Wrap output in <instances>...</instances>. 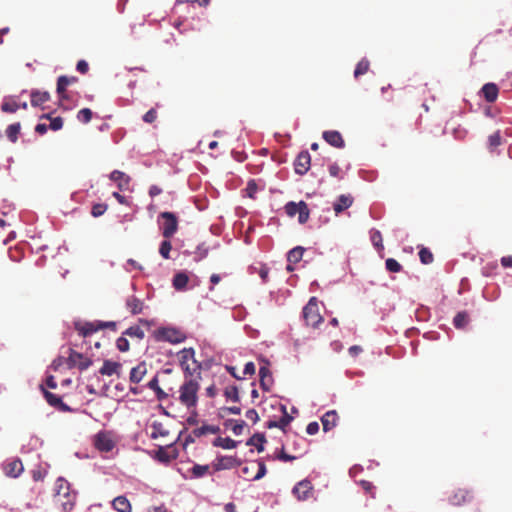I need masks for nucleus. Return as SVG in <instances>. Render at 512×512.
<instances>
[{"label": "nucleus", "instance_id": "1", "mask_svg": "<svg viewBox=\"0 0 512 512\" xmlns=\"http://www.w3.org/2000/svg\"><path fill=\"white\" fill-rule=\"evenodd\" d=\"M200 373L195 378L185 379L179 388V401L188 410L195 408L198 403V391L200 389Z\"/></svg>", "mask_w": 512, "mask_h": 512}, {"label": "nucleus", "instance_id": "2", "mask_svg": "<svg viewBox=\"0 0 512 512\" xmlns=\"http://www.w3.org/2000/svg\"><path fill=\"white\" fill-rule=\"evenodd\" d=\"M55 489V503L65 512L72 510L76 502V493L70 490V484L65 479L58 478Z\"/></svg>", "mask_w": 512, "mask_h": 512}, {"label": "nucleus", "instance_id": "3", "mask_svg": "<svg viewBox=\"0 0 512 512\" xmlns=\"http://www.w3.org/2000/svg\"><path fill=\"white\" fill-rule=\"evenodd\" d=\"M303 318L307 326L317 328L323 323L324 318L321 316L316 297H311L308 303L303 308Z\"/></svg>", "mask_w": 512, "mask_h": 512}, {"label": "nucleus", "instance_id": "4", "mask_svg": "<svg viewBox=\"0 0 512 512\" xmlns=\"http://www.w3.org/2000/svg\"><path fill=\"white\" fill-rule=\"evenodd\" d=\"M158 222L165 239L172 238L178 230V218L173 212H161L158 216Z\"/></svg>", "mask_w": 512, "mask_h": 512}, {"label": "nucleus", "instance_id": "5", "mask_svg": "<svg viewBox=\"0 0 512 512\" xmlns=\"http://www.w3.org/2000/svg\"><path fill=\"white\" fill-rule=\"evenodd\" d=\"M95 448L101 452H110L115 447L113 433L110 431H100L93 437Z\"/></svg>", "mask_w": 512, "mask_h": 512}, {"label": "nucleus", "instance_id": "6", "mask_svg": "<svg viewBox=\"0 0 512 512\" xmlns=\"http://www.w3.org/2000/svg\"><path fill=\"white\" fill-rule=\"evenodd\" d=\"M68 369L78 368L80 371L88 369L92 365V360L82 353L69 349V356L66 359Z\"/></svg>", "mask_w": 512, "mask_h": 512}, {"label": "nucleus", "instance_id": "7", "mask_svg": "<svg viewBox=\"0 0 512 512\" xmlns=\"http://www.w3.org/2000/svg\"><path fill=\"white\" fill-rule=\"evenodd\" d=\"M155 337L159 341H167L173 344L181 343L185 340V335L175 328H160L156 331Z\"/></svg>", "mask_w": 512, "mask_h": 512}, {"label": "nucleus", "instance_id": "8", "mask_svg": "<svg viewBox=\"0 0 512 512\" xmlns=\"http://www.w3.org/2000/svg\"><path fill=\"white\" fill-rule=\"evenodd\" d=\"M40 389L43 392L45 400L50 406L54 407L55 409L61 412L71 411V408L62 401V398L60 396L46 390L42 385L40 386Z\"/></svg>", "mask_w": 512, "mask_h": 512}, {"label": "nucleus", "instance_id": "9", "mask_svg": "<svg viewBox=\"0 0 512 512\" xmlns=\"http://www.w3.org/2000/svg\"><path fill=\"white\" fill-rule=\"evenodd\" d=\"M240 465L241 460L238 459L236 456H221L215 460V462L213 463V468L215 471H221L239 467Z\"/></svg>", "mask_w": 512, "mask_h": 512}, {"label": "nucleus", "instance_id": "10", "mask_svg": "<svg viewBox=\"0 0 512 512\" xmlns=\"http://www.w3.org/2000/svg\"><path fill=\"white\" fill-rule=\"evenodd\" d=\"M313 486L309 480L298 482L293 488V494L298 500L304 501L312 496Z\"/></svg>", "mask_w": 512, "mask_h": 512}, {"label": "nucleus", "instance_id": "11", "mask_svg": "<svg viewBox=\"0 0 512 512\" xmlns=\"http://www.w3.org/2000/svg\"><path fill=\"white\" fill-rule=\"evenodd\" d=\"M311 157L308 151H302L298 154L295 162L294 169L296 174L304 175L310 169Z\"/></svg>", "mask_w": 512, "mask_h": 512}, {"label": "nucleus", "instance_id": "12", "mask_svg": "<svg viewBox=\"0 0 512 512\" xmlns=\"http://www.w3.org/2000/svg\"><path fill=\"white\" fill-rule=\"evenodd\" d=\"M109 179L117 184L121 191L130 190L131 177L120 170H114L110 173Z\"/></svg>", "mask_w": 512, "mask_h": 512}, {"label": "nucleus", "instance_id": "13", "mask_svg": "<svg viewBox=\"0 0 512 512\" xmlns=\"http://www.w3.org/2000/svg\"><path fill=\"white\" fill-rule=\"evenodd\" d=\"M471 499L472 495L470 491L463 488L455 489L448 498L449 503L454 506H461L469 502Z\"/></svg>", "mask_w": 512, "mask_h": 512}, {"label": "nucleus", "instance_id": "14", "mask_svg": "<svg viewBox=\"0 0 512 512\" xmlns=\"http://www.w3.org/2000/svg\"><path fill=\"white\" fill-rule=\"evenodd\" d=\"M99 321L94 322H75V330L82 337H88L100 330Z\"/></svg>", "mask_w": 512, "mask_h": 512}, {"label": "nucleus", "instance_id": "15", "mask_svg": "<svg viewBox=\"0 0 512 512\" xmlns=\"http://www.w3.org/2000/svg\"><path fill=\"white\" fill-rule=\"evenodd\" d=\"M148 372L147 364L145 361L138 363L130 371L129 381L133 384L140 383Z\"/></svg>", "mask_w": 512, "mask_h": 512}, {"label": "nucleus", "instance_id": "16", "mask_svg": "<svg viewBox=\"0 0 512 512\" xmlns=\"http://www.w3.org/2000/svg\"><path fill=\"white\" fill-rule=\"evenodd\" d=\"M24 470L20 459H12L4 464V472L9 477H18Z\"/></svg>", "mask_w": 512, "mask_h": 512}, {"label": "nucleus", "instance_id": "17", "mask_svg": "<svg viewBox=\"0 0 512 512\" xmlns=\"http://www.w3.org/2000/svg\"><path fill=\"white\" fill-rule=\"evenodd\" d=\"M324 140L335 148H343L345 142L340 132L336 130H328L323 132Z\"/></svg>", "mask_w": 512, "mask_h": 512}, {"label": "nucleus", "instance_id": "18", "mask_svg": "<svg viewBox=\"0 0 512 512\" xmlns=\"http://www.w3.org/2000/svg\"><path fill=\"white\" fill-rule=\"evenodd\" d=\"M121 368L122 364L120 362L104 360L103 365L99 370V373L103 376H112L114 374L120 376Z\"/></svg>", "mask_w": 512, "mask_h": 512}, {"label": "nucleus", "instance_id": "19", "mask_svg": "<svg viewBox=\"0 0 512 512\" xmlns=\"http://www.w3.org/2000/svg\"><path fill=\"white\" fill-rule=\"evenodd\" d=\"M77 80L78 79L75 76L68 77V76L62 75V76L58 77L56 91H57V94L59 95L60 99L67 98V96L65 94L67 86L72 83L77 82Z\"/></svg>", "mask_w": 512, "mask_h": 512}, {"label": "nucleus", "instance_id": "20", "mask_svg": "<svg viewBox=\"0 0 512 512\" xmlns=\"http://www.w3.org/2000/svg\"><path fill=\"white\" fill-rule=\"evenodd\" d=\"M304 251H305V249L303 247L297 246L288 252V254H287V261L289 262V264L287 265L288 271L294 270L292 264H296L301 261Z\"/></svg>", "mask_w": 512, "mask_h": 512}, {"label": "nucleus", "instance_id": "21", "mask_svg": "<svg viewBox=\"0 0 512 512\" xmlns=\"http://www.w3.org/2000/svg\"><path fill=\"white\" fill-rule=\"evenodd\" d=\"M481 92L483 94L484 99L487 102L493 103L496 101V99L498 97L499 89H498V86L494 83H486L482 87Z\"/></svg>", "mask_w": 512, "mask_h": 512}, {"label": "nucleus", "instance_id": "22", "mask_svg": "<svg viewBox=\"0 0 512 512\" xmlns=\"http://www.w3.org/2000/svg\"><path fill=\"white\" fill-rule=\"evenodd\" d=\"M353 204V197L350 195H340L337 199V201L333 205V209L336 213V215L340 214L344 210L351 207Z\"/></svg>", "mask_w": 512, "mask_h": 512}, {"label": "nucleus", "instance_id": "23", "mask_svg": "<svg viewBox=\"0 0 512 512\" xmlns=\"http://www.w3.org/2000/svg\"><path fill=\"white\" fill-rule=\"evenodd\" d=\"M337 421H338V415H337L336 411L331 410V411L326 412L321 418L323 430L325 432H327V431L333 429L337 425Z\"/></svg>", "mask_w": 512, "mask_h": 512}, {"label": "nucleus", "instance_id": "24", "mask_svg": "<svg viewBox=\"0 0 512 512\" xmlns=\"http://www.w3.org/2000/svg\"><path fill=\"white\" fill-rule=\"evenodd\" d=\"M259 377H260V386L264 390L269 391L273 384V379H272V375H271L269 368L266 366H261L259 369Z\"/></svg>", "mask_w": 512, "mask_h": 512}, {"label": "nucleus", "instance_id": "25", "mask_svg": "<svg viewBox=\"0 0 512 512\" xmlns=\"http://www.w3.org/2000/svg\"><path fill=\"white\" fill-rule=\"evenodd\" d=\"M31 105L33 107H39L43 103L50 100V94L47 91L33 90L30 94Z\"/></svg>", "mask_w": 512, "mask_h": 512}, {"label": "nucleus", "instance_id": "26", "mask_svg": "<svg viewBox=\"0 0 512 512\" xmlns=\"http://www.w3.org/2000/svg\"><path fill=\"white\" fill-rule=\"evenodd\" d=\"M181 368L184 371L185 379L195 378L198 373L201 374V365L194 361L193 363L181 364Z\"/></svg>", "mask_w": 512, "mask_h": 512}, {"label": "nucleus", "instance_id": "27", "mask_svg": "<svg viewBox=\"0 0 512 512\" xmlns=\"http://www.w3.org/2000/svg\"><path fill=\"white\" fill-rule=\"evenodd\" d=\"M113 508L118 512H131L132 506L125 496H118L112 501Z\"/></svg>", "mask_w": 512, "mask_h": 512}, {"label": "nucleus", "instance_id": "28", "mask_svg": "<svg viewBox=\"0 0 512 512\" xmlns=\"http://www.w3.org/2000/svg\"><path fill=\"white\" fill-rule=\"evenodd\" d=\"M147 387L153 390L156 394V398L159 401H163L168 398V393H166L160 386L158 377L154 376L147 384Z\"/></svg>", "mask_w": 512, "mask_h": 512}, {"label": "nucleus", "instance_id": "29", "mask_svg": "<svg viewBox=\"0 0 512 512\" xmlns=\"http://www.w3.org/2000/svg\"><path fill=\"white\" fill-rule=\"evenodd\" d=\"M126 307L133 315L140 314L143 310L144 303L135 296H130L126 300Z\"/></svg>", "mask_w": 512, "mask_h": 512}, {"label": "nucleus", "instance_id": "30", "mask_svg": "<svg viewBox=\"0 0 512 512\" xmlns=\"http://www.w3.org/2000/svg\"><path fill=\"white\" fill-rule=\"evenodd\" d=\"M189 277L186 273L179 272L173 278V287L176 290H184L188 284Z\"/></svg>", "mask_w": 512, "mask_h": 512}, {"label": "nucleus", "instance_id": "31", "mask_svg": "<svg viewBox=\"0 0 512 512\" xmlns=\"http://www.w3.org/2000/svg\"><path fill=\"white\" fill-rule=\"evenodd\" d=\"M213 445L223 449H234L237 447L238 442L229 437H218L214 440Z\"/></svg>", "mask_w": 512, "mask_h": 512}, {"label": "nucleus", "instance_id": "32", "mask_svg": "<svg viewBox=\"0 0 512 512\" xmlns=\"http://www.w3.org/2000/svg\"><path fill=\"white\" fill-rule=\"evenodd\" d=\"M469 323V315L466 311L458 312L454 319H453V325L457 329H463L465 328Z\"/></svg>", "mask_w": 512, "mask_h": 512}, {"label": "nucleus", "instance_id": "33", "mask_svg": "<svg viewBox=\"0 0 512 512\" xmlns=\"http://www.w3.org/2000/svg\"><path fill=\"white\" fill-rule=\"evenodd\" d=\"M179 361L181 364L193 363L195 360V350L193 348H184L179 352Z\"/></svg>", "mask_w": 512, "mask_h": 512}, {"label": "nucleus", "instance_id": "34", "mask_svg": "<svg viewBox=\"0 0 512 512\" xmlns=\"http://www.w3.org/2000/svg\"><path fill=\"white\" fill-rule=\"evenodd\" d=\"M488 149L494 152L502 144L501 132L498 130L488 137Z\"/></svg>", "mask_w": 512, "mask_h": 512}, {"label": "nucleus", "instance_id": "35", "mask_svg": "<svg viewBox=\"0 0 512 512\" xmlns=\"http://www.w3.org/2000/svg\"><path fill=\"white\" fill-rule=\"evenodd\" d=\"M20 129H21L20 123H13L7 127L6 135L12 143L17 142L18 136L20 133Z\"/></svg>", "mask_w": 512, "mask_h": 512}, {"label": "nucleus", "instance_id": "36", "mask_svg": "<svg viewBox=\"0 0 512 512\" xmlns=\"http://www.w3.org/2000/svg\"><path fill=\"white\" fill-rule=\"evenodd\" d=\"M266 439L263 434H254L248 441L247 445H254L258 452H262L264 450L263 444L265 443Z\"/></svg>", "mask_w": 512, "mask_h": 512}, {"label": "nucleus", "instance_id": "37", "mask_svg": "<svg viewBox=\"0 0 512 512\" xmlns=\"http://www.w3.org/2000/svg\"><path fill=\"white\" fill-rule=\"evenodd\" d=\"M123 335L129 336L131 338H137L138 340H142L145 337L144 330L140 326H131L127 328Z\"/></svg>", "mask_w": 512, "mask_h": 512}, {"label": "nucleus", "instance_id": "38", "mask_svg": "<svg viewBox=\"0 0 512 512\" xmlns=\"http://www.w3.org/2000/svg\"><path fill=\"white\" fill-rule=\"evenodd\" d=\"M218 432H219V427L213 426V425H202L201 427L196 428L193 431L194 435L197 437H201L206 434H216Z\"/></svg>", "mask_w": 512, "mask_h": 512}, {"label": "nucleus", "instance_id": "39", "mask_svg": "<svg viewBox=\"0 0 512 512\" xmlns=\"http://www.w3.org/2000/svg\"><path fill=\"white\" fill-rule=\"evenodd\" d=\"M369 67H370V62L366 58L361 59L357 63L356 68L354 70L355 78H358V77L366 74L369 70Z\"/></svg>", "mask_w": 512, "mask_h": 512}, {"label": "nucleus", "instance_id": "40", "mask_svg": "<svg viewBox=\"0 0 512 512\" xmlns=\"http://www.w3.org/2000/svg\"><path fill=\"white\" fill-rule=\"evenodd\" d=\"M191 477L201 478L209 472V465L195 464L191 469Z\"/></svg>", "mask_w": 512, "mask_h": 512}, {"label": "nucleus", "instance_id": "41", "mask_svg": "<svg viewBox=\"0 0 512 512\" xmlns=\"http://www.w3.org/2000/svg\"><path fill=\"white\" fill-rule=\"evenodd\" d=\"M419 258L422 264L428 265L434 261L433 253L426 247H422L419 251Z\"/></svg>", "mask_w": 512, "mask_h": 512}, {"label": "nucleus", "instance_id": "42", "mask_svg": "<svg viewBox=\"0 0 512 512\" xmlns=\"http://www.w3.org/2000/svg\"><path fill=\"white\" fill-rule=\"evenodd\" d=\"M224 395H225V397L227 399H230V400H232L234 402H239L240 401L238 388L235 385L226 387V389L224 391Z\"/></svg>", "mask_w": 512, "mask_h": 512}, {"label": "nucleus", "instance_id": "43", "mask_svg": "<svg viewBox=\"0 0 512 512\" xmlns=\"http://www.w3.org/2000/svg\"><path fill=\"white\" fill-rule=\"evenodd\" d=\"M309 214H310V212L308 209V205L304 201H301L300 210L298 211L299 223H301V224L306 223L309 219Z\"/></svg>", "mask_w": 512, "mask_h": 512}, {"label": "nucleus", "instance_id": "44", "mask_svg": "<svg viewBox=\"0 0 512 512\" xmlns=\"http://www.w3.org/2000/svg\"><path fill=\"white\" fill-rule=\"evenodd\" d=\"M171 249H172V244H171L170 240L165 239L160 244L159 253L164 259H169Z\"/></svg>", "mask_w": 512, "mask_h": 512}, {"label": "nucleus", "instance_id": "45", "mask_svg": "<svg viewBox=\"0 0 512 512\" xmlns=\"http://www.w3.org/2000/svg\"><path fill=\"white\" fill-rule=\"evenodd\" d=\"M156 458L160 461V462H163V463H168L170 462L172 459H175L176 458V454H173V455H170L166 449H164L163 447H160L158 449V451L156 452Z\"/></svg>", "mask_w": 512, "mask_h": 512}, {"label": "nucleus", "instance_id": "46", "mask_svg": "<svg viewBox=\"0 0 512 512\" xmlns=\"http://www.w3.org/2000/svg\"><path fill=\"white\" fill-rule=\"evenodd\" d=\"M93 113L89 108H83L77 113L78 121L87 124L91 121Z\"/></svg>", "mask_w": 512, "mask_h": 512}, {"label": "nucleus", "instance_id": "47", "mask_svg": "<svg viewBox=\"0 0 512 512\" xmlns=\"http://www.w3.org/2000/svg\"><path fill=\"white\" fill-rule=\"evenodd\" d=\"M41 118L50 120V128L53 131L60 130L63 127V119L61 117L51 118L50 114H44Z\"/></svg>", "mask_w": 512, "mask_h": 512}, {"label": "nucleus", "instance_id": "48", "mask_svg": "<svg viewBox=\"0 0 512 512\" xmlns=\"http://www.w3.org/2000/svg\"><path fill=\"white\" fill-rule=\"evenodd\" d=\"M386 269L392 273H398L402 270L401 264L394 258H388L385 262Z\"/></svg>", "mask_w": 512, "mask_h": 512}, {"label": "nucleus", "instance_id": "49", "mask_svg": "<svg viewBox=\"0 0 512 512\" xmlns=\"http://www.w3.org/2000/svg\"><path fill=\"white\" fill-rule=\"evenodd\" d=\"M208 252H209V250L205 246V244L198 245L194 252L195 261H201V260L205 259L208 256Z\"/></svg>", "mask_w": 512, "mask_h": 512}, {"label": "nucleus", "instance_id": "50", "mask_svg": "<svg viewBox=\"0 0 512 512\" xmlns=\"http://www.w3.org/2000/svg\"><path fill=\"white\" fill-rule=\"evenodd\" d=\"M301 201L298 203H295L293 201L288 202L285 205V212L288 216L294 217L296 214H298V211L300 210Z\"/></svg>", "mask_w": 512, "mask_h": 512}, {"label": "nucleus", "instance_id": "51", "mask_svg": "<svg viewBox=\"0 0 512 512\" xmlns=\"http://www.w3.org/2000/svg\"><path fill=\"white\" fill-rule=\"evenodd\" d=\"M382 241H383V239H382V235H381L380 231L374 230L371 233V242L374 245V247H376L378 250H383L384 246H383Z\"/></svg>", "mask_w": 512, "mask_h": 512}, {"label": "nucleus", "instance_id": "52", "mask_svg": "<svg viewBox=\"0 0 512 512\" xmlns=\"http://www.w3.org/2000/svg\"><path fill=\"white\" fill-rule=\"evenodd\" d=\"M116 347L120 352H128L130 349V343L125 337V335L122 334L117 340H116Z\"/></svg>", "mask_w": 512, "mask_h": 512}, {"label": "nucleus", "instance_id": "53", "mask_svg": "<svg viewBox=\"0 0 512 512\" xmlns=\"http://www.w3.org/2000/svg\"><path fill=\"white\" fill-rule=\"evenodd\" d=\"M20 108L16 102L5 101L2 103L1 109L5 113H15Z\"/></svg>", "mask_w": 512, "mask_h": 512}, {"label": "nucleus", "instance_id": "54", "mask_svg": "<svg viewBox=\"0 0 512 512\" xmlns=\"http://www.w3.org/2000/svg\"><path fill=\"white\" fill-rule=\"evenodd\" d=\"M107 210V205L103 203H97L92 206L91 214L93 217H99L103 215Z\"/></svg>", "mask_w": 512, "mask_h": 512}, {"label": "nucleus", "instance_id": "55", "mask_svg": "<svg viewBox=\"0 0 512 512\" xmlns=\"http://www.w3.org/2000/svg\"><path fill=\"white\" fill-rule=\"evenodd\" d=\"M282 409L284 411V416L277 421V424L278 428L284 430V428L291 422L292 417L286 413L285 406H282Z\"/></svg>", "mask_w": 512, "mask_h": 512}, {"label": "nucleus", "instance_id": "56", "mask_svg": "<svg viewBox=\"0 0 512 512\" xmlns=\"http://www.w3.org/2000/svg\"><path fill=\"white\" fill-rule=\"evenodd\" d=\"M229 422L230 423L234 422V425L231 428L233 433L235 435H241L243 432V429L245 427V422L243 420H240V421L229 420Z\"/></svg>", "mask_w": 512, "mask_h": 512}, {"label": "nucleus", "instance_id": "57", "mask_svg": "<svg viewBox=\"0 0 512 512\" xmlns=\"http://www.w3.org/2000/svg\"><path fill=\"white\" fill-rule=\"evenodd\" d=\"M256 464L258 466V471H257L256 475L253 477V480L261 479L262 477L265 476V474L267 472L266 465L263 461H257Z\"/></svg>", "mask_w": 512, "mask_h": 512}, {"label": "nucleus", "instance_id": "58", "mask_svg": "<svg viewBox=\"0 0 512 512\" xmlns=\"http://www.w3.org/2000/svg\"><path fill=\"white\" fill-rule=\"evenodd\" d=\"M156 119L157 112L154 108L148 110L143 116V121L149 124L153 123Z\"/></svg>", "mask_w": 512, "mask_h": 512}, {"label": "nucleus", "instance_id": "59", "mask_svg": "<svg viewBox=\"0 0 512 512\" xmlns=\"http://www.w3.org/2000/svg\"><path fill=\"white\" fill-rule=\"evenodd\" d=\"M99 326H100V330L102 329H110L112 331H116L117 330V323L114 322V321H107V322H104V321H99Z\"/></svg>", "mask_w": 512, "mask_h": 512}, {"label": "nucleus", "instance_id": "60", "mask_svg": "<svg viewBox=\"0 0 512 512\" xmlns=\"http://www.w3.org/2000/svg\"><path fill=\"white\" fill-rule=\"evenodd\" d=\"M76 69L81 74H86L89 70L88 63L85 60H79L76 65Z\"/></svg>", "mask_w": 512, "mask_h": 512}, {"label": "nucleus", "instance_id": "61", "mask_svg": "<svg viewBox=\"0 0 512 512\" xmlns=\"http://www.w3.org/2000/svg\"><path fill=\"white\" fill-rule=\"evenodd\" d=\"M246 418L251 420L253 423H256L259 420V415L255 409H249L246 411Z\"/></svg>", "mask_w": 512, "mask_h": 512}, {"label": "nucleus", "instance_id": "62", "mask_svg": "<svg viewBox=\"0 0 512 512\" xmlns=\"http://www.w3.org/2000/svg\"><path fill=\"white\" fill-rule=\"evenodd\" d=\"M319 430V424L317 422H310L306 427V432L309 435H314Z\"/></svg>", "mask_w": 512, "mask_h": 512}, {"label": "nucleus", "instance_id": "63", "mask_svg": "<svg viewBox=\"0 0 512 512\" xmlns=\"http://www.w3.org/2000/svg\"><path fill=\"white\" fill-rule=\"evenodd\" d=\"M246 190L249 197L253 198L254 194L257 192V184L253 180L249 181Z\"/></svg>", "mask_w": 512, "mask_h": 512}, {"label": "nucleus", "instance_id": "64", "mask_svg": "<svg viewBox=\"0 0 512 512\" xmlns=\"http://www.w3.org/2000/svg\"><path fill=\"white\" fill-rule=\"evenodd\" d=\"M256 371L255 365L253 362H247L244 367V375H254Z\"/></svg>", "mask_w": 512, "mask_h": 512}]
</instances>
